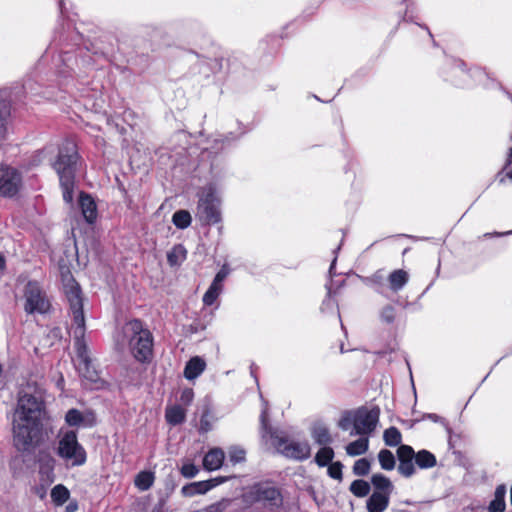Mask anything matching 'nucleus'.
I'll list each match as a JSON object with an SVG mask.
<instances>
[{"instance_id":"f257e3e1","label":"nucleus","mask_w":512,"mask_h":512,"mask_svg":"<svg viewBox=\"0 0 512 512\" xmlns=\"http://www.w3.org/2000/svg\"><path fill=\"white\" fill-rule=\"evenodd\" d=\"M46 419L43 391L28 383L19 391L12 417L13 444L18 451L31 452L43 442Z\"/></svg>"},{"instance_id":"f03ea898","label":"nucleus","mask_w":512,"mask_h":512,"mask_svg":"<svg viewBox=\"0 0 512 512\" xmlns=\"http://www.w3.org/2000/svg\"><path fill=\"white\" fill-rule=\"evenodd\" d=\"M61 281L63 293L69 304L72 319L70 333L74 339L76 353L79 359L78 370L91 389H101L104 387L105 381L93 366L87 345L84 341L86 327L81 288L67 268L61 269Z\"/></svg>"},{"instance_id":"7ed1b4c3","label":"nucleus","mask_w":512,"mask_h":512,"mask_svg":"<svg viewBox=\"0 0 512 512\" xmlns=\"http://www.w3.org/2000/svg\"><path fill=\"white\" fill-rule=\"evenodd\" d=\"M79 155L76 144L72 141H65L61 145L58 157L53 164L63 193V200L72 203L75 187V174L77 171Z\"/></svg>"},{"instance_id":"20e7f679","label":"nucleus","mask_w":512,"mask_h":512,"mask_svg":"<svg viewBox=\"0 0 512 512\" xmlns=\"http://www.w3.org/2000/svg\"><path fill=\"white\" fill-rule=\"evenodd\" d=\"M196 217L204 225L222 221V192L214 183L203 186L197 193Z\"/></svg>"},{"instance_id":"39448f33","label":"nucleus","mask_w":512,"mask_h":512,"mask_svg":"<svg viewBox=\"0 0 512 512\" xmlns=\"http://www.w3.org/2000/svg\"><path fill=\"white\" fill-rule=\"evenodd\" d=\"M123 335L128 340L130 352L137 361L146 362L151 359L153 337L140 320L127 322L123 327Z\"/></svg>"},{"instance_id":"423d86ee","label":"nucleus","mask_w":512,"mask_h":512,"mask_svg":"<svg viewBox=\"0 0 512 512\" xmlns=\"http://www.w3.org/2000/svg\"><path fill=\"white\" fill-rule=\"evenodd\" d=\"M57 454L71 466H82L87 459L86 451L78 442L75 431H67L60 437Z\"/></svg>"},{"instance_id":"0eeeda50","label":"nucleus","mask_w":512,"mask_h":512,"mask_svg":"<svg viewBox=\"0 0 512 512\" xmlns=\"http://www.w3.org/2000/svg\"><path fill=\"white\" fill-rule=\"evenodd\" d=\"M275 447L281 455L296 461H304L311 455V446L306 440L299 441L279 437L276 438Z\"/></svg>"},{"instance_id":"6e6552de","label":"nucleus","mask_w":512,"mask_h":512,"mask_svg":"<svg viewBox=\"0 0 512 512\" xmlns=\"http://www.w3.org/2000/svg\"><path fill=\"white\" fill-rule=\"evenodd\" d=\"M247 503L263 502L272 506H278L282 502L279 489L270 483H258L249 488L244 494Z\"/></svg>"},{"instance_id":"1a4fd4ad","label":"nucleus","mask_w":512,"mask_h":512,"mask_svg":"<svg viewBox=\"0 0 512 512\" xmlns=\"http://www.w3.org/2000/svg\"><path fill=\"white\" fill-rule=\"evenodd\" d=\"M24 310L28 314L46 313L50 308V302L42 291L40 285L35 281L27 283L24 290Z\"/></svg>"},{"instance_id":"9d476101","label":"nucleus","mask_w":512,"mask_h":512,"mask_svg":"<svg viewBox=\"0 0 512 512\" xmlns=\"http://www.w3.org/2000/svg\"><path fill=\"white\" fill-rule=\"evenodd\" d=\"M22 187L21 172L10 165H0V196L12 198L18 194Z\"/></svg>"},{"instance_id":"9b49d317","label":"nucleus","mask_w":512,"mask_h":512,"mask_svg":"<svg viewBox=\"0 0 512 512\" xmlns=\"http://www.w3.org/2000/svg\"><path fill=\"white\" fill-rule=\"evenodd\" d=\"M379 421L378 409L360 408L354 411V429L350 431V435L368 436L376 428Z\"/></svg>"},{"instance_id":"f8f14e48","label":"nucleus","mask_w":512,"mask_h":512,"mask_svg":"<svg viewBox=\"0 0 512 512\" xmlns=\"http://www.w3.org/2000/svg\"><path fill=\"white\" fill-rule=\"evenodd\" d=\"M65 421L69 426L90 428L96 425L97 419L93 410L80 411L72 408L66 412Z\"/></svg>"},{"instance_id":"ddd939ff","label":"nucleus","mask_w":512,"mask_h":512,"mask_svg":"<svg viewBox=\"0 0 512 512\" xmlns=\"http://www.w3.org/2000/svg\"><path fill=\"white\" fill-rule=\"evenodd\" d=\"M228 477H215L206 481H197L189 483L182 487L181 492L186 497L205 494L216 486L226 482Z\"/></svg>"},{"instance_id":"4468645a","label":"nucleus","mask_w":512,"mask_h":512,"mask_svg":"<svg viewBox=\"0 0 512 512\" xmlns=\"http://www.w3.org/2000/svg\"><path fill=\"white\" fill-rule=\"evenodd\" d=\"M78 206L85 221L89 224H93L98 216L97 204L93 197L90 194L81 192L78 198Z\"/></svg>"},{"instance_id":"2eb2a0df","label":"nucleus","mask_w":512,"mask_h":512,"mask_svg":"<svg viewBox=\"0 0 512 512\" xmlns=\"http://www.w3.org/2000/svg\"><path fill=\"white\" fill-rule=\"evenodd\" d=\"M225 459L224 451L221 448L210 449L203 458V467L208 471L218 470Z\"/></svg>"},{"instance_id":"dca6fc26","label":"nucleus","mask_w":512,"mask_h":512,"mask_svg":"<svg viewBox=\"0 0 512 512\" xmlns=\"http://www.w3.org/2000/svg\"><path fill=\"white\" fill-rule=\"evenodd\" d=\"M205 368V360L200 356H194L185 365L184 377L187 380H194L204 372Z\"/></svg>"},{"instance_id":"f3484780","label":"nucleus","mask_w":512,"mask_h":512,"mask_svg":"<svg viewBox=\"0 0 512 512\" xmlns=\"http://www.w3.org/2000/svg\"><path fill=\"white\" fill-rule=\"evenodd\" d=\"M311 437L314 442L321 446H327L332 443V437L328 427L323 423H315L311 427Z\"/></svg>"},{"instance_id":"a211bd4d","label":"nucleus","mask_w":512,"mask_h":512,"mask_svg":"<svg viewBox=\"0 0 512 512\" xmlns=\"http://www.w3.org/2000/svg\"><path fill=\"white\" fill-rule=\"evenodd\" d=\"M388 493L374 492L367 501L368 512H383L389 504Z\"/></svg>"},{"instance_id":"6ab92c4d","label":"nucleus","mask_w":512,"mask_h":512,"mask_svg":"<svg viewBox=\"0 0 512 512\" xmlns=\"http://www.w3.org/2000/svg\"><path fill=\"white\" fill-rule=\"evenodd\" d=\"M408 279L409 276L406 271L402 269L393 271L388 277L391 290L394 292L401 290L407 284Z\"/></svg>"},{"instance_id":"aec40b11","label":"nucleus","mask_w":512,"mask_h":512,"mask_svg":"<svg viewBox=\"0 0 512 512\" xmlns=\"http://www.w3.org/2000/svg\"><path fill=\"white\" fill-rule=\"evenodd\" d=\"M505 494L506 489L504 486H498L495 490L494 499L488 506L489 512H504L505 510Z\"/></svg>"},{"instance_id":"412c9836","label":"nucleus","mask_w":512,"mask_h":512,"mask_svg":"<svg viewBox=\"0 0 512 512\" xmlns=\"http://www.w3.org/2000/svg\"><path fill=\"white\" fill-rule=\"evenodd\" d=\"M369 448L368 437L363 436L346 446V453L349 456H358L367 452Z\"/></svg>"},{"instance_id":"4be33fe9","label":"nucleus","mask_w":512,"mask_h":512,"mask_svg":"<svg viewBox=\"0 0 512 512\" xmlns=\"http://www.w3.org/2000/svg\"><path fill=\"white\" fill-rule=\"evenodd\" d=\"M185 416V410L178 405L166 409L165 418L171 425L181 424L185 420Z\"/></svg>"},{"instance_id":"5701e85b","label":"nucleus","mask_w":512,"mask_h":512,"mask_svg":"<svg viewBox=\"0 0 512 512\" xmlns=\"http://www.w3.org/2000/svg\"><path fill=\"white\" fill-rule=\"evenodd\" d=\"M415 462L421 469L432 468L436 465V457L427 450H421L415 454Z\"/></svg>"},{"instance_id":"b1692460","label":"nucleus","mask_w":512,"mask_h":512,"mask_svg":"<svg viewBox=\"0 0 512 512\" xmlns=\"http://www.w3.org/2000/svg\"><path fill=\"white\" fill-rule=\"evenodd\" d=\"M187 251L181 244L175 245L167 254L168 263L171 266L180 265L186 259Z\"/></svg>"},{"instance_id":"393cba45","label":"nucleus","mask_w":512,"mask_h":512,"mask_svg":"<svg viewBox=\"0 0 512 512\" xmlns=\"http://www.w3.org/2000/svg\"><path fill=\"white\" fill-rule=\"evenodd\" d=\"M192 217L189 211L181 209L176 211L172 216V223L178 229H186L191 225Z\"/></svg>"},{"instance_id":"a878e982","label":"nucleus","mask_w":512,"mask_h":512,"mask_svg":"<svg viewBox=\"0 0 512 512\" xmlns=\"http://www.w3.org/2000/svg\"><path fill=\"white\" fill-rule=\"evenodd\" d=\"M334 458V450L327 446H322L315 455V462L319 467H325Z\"/></svg>"},{"instance_id":"bb28decb","label":"nucleus","mask_w":512,"mask_h":512,"mask_svg":"<svg viewBox=\"0 0 512 512\" xmlns=\"http://www.w3.org/2000/svg\"><path fill=\"white\" fill-rule=\"evenodd\" d=\"M70 497L69 490L62 484H58L51 490V498L55 505H63Z\"/></svg>"},{"instance_id":"cd10ccee","label":"nucleus","mask_w":512,"mask_h":512,"mask_svg":"<svg viewBox=\"0 0 512 512\" xmlns=\"http://www.w3.org/2000/svg\"><path fill=\"white\" fill-rule=\"evenodd\" d=\"M10 117V105L8 102L0 101V140H2L7 133V125Z\"/></svg>"},{"instance_id":"c85d7f7f","label":"nucleus","mask_w":512,"mask_h":512,"mask_svg":"<svg viewBox=\"0 0 512 512\" xmlns=\"http://www.w3.org/2000/svg\"><path fill=\"white\" fill-rule=\"evenodd\" d=\"M372 484L378 490V493H388V495H390L393 488L391 481L382 474L373 475Z\"/></svg>"},{"instance_id":"c756f323","label":"nucleus","mask_w":512,"mask_h":512,"mask_svg":"<svg viewBox=\"0 0 512 512\" xmlns=\"http://www.w3.org/2000/svg\"><path fill=\"white\" fill-rule=\"evenodd\" d=\"M154 482V474L149 471L140 472L135 478V485L138 489L148 490Z\"/></svg>"},{"instance_id":"7c9ffc66","label":"nucleus","mask_w":512,"mask_h":512,"mask_svg":"<svg viewBox=\"0 0 512 512\" xmlns=\"http://www.w3.org/2000/svg\"><path fill=\"white\" fill-rule=\"evenodd\" d=\"M383 439L387 446L394 447L401 443L402 436L396 427H390L384 431Z\"/></svg>"},{"instance_id":"2f4dec72","label":"nucleus","mask_w":512,"mask_h":512,"mask_svg":"<svg viewBox=\"0 0 512 512\" xmlns=\"http://www.w3.org/2000/svg\"><path fill=\"white\" fill-rule=\"evenodd\" d=\"M223 286H218L216 284L211 283L208 290L205 292L203 296V303L206 306H211L215 303L217 298L220 296L222 292Z\"/></svg>"},{"instance_id":"473e14b6","label":"nucleus","mask_w":512,"mask_h":512,"mask_svg":"<svg viewBox=\"0 0 512 512\" xmlns=\"http://www.w3.org/2000/svg\"><path fill=\"white\" fill-rule=\"evenodd\" d=\"M379 463L384 470H392L395 467V457L387 449H383L378 454Z\"/></svg>"},{"instance_id":"72a5a7b5","label":"nucleus","mask_w":512,"mask_h":512,"mask_svg":"<svg viewBox=\"0 0 512 512\" xmlns=\"http://www.w3.org/2000/svg\"><path fill=\"white\" fill-rule=\"evenodd\" d=\"M350 491L357 497H365L370 492V485L364 480H354L350 485Z\"/></svg>"},{"instance_id":"f704fd0d","label":"nucleus","mask_w":512,"mask_h":512,"mask_svg":"<svg viewBox=\"0 0 512 512\" xmlns=\"http://www.w3.org/2000/svg\"><path fill=\"white\" fill-rule=\"evenodd\" d=\"M379 319L384 324H392L396 319V309L392 305H385L379 311Z\"/></svg>"},{"instance_id":"c9c22d12","label":"nucleus","mask_w":512,"mask_h":512,"mask_svg":"<svg viewBox=\"0 0 512 512\" xmlns=\"http://www.w3.org/2000/svg\"><path fill=\"white\" fill-rule=\"evenodd\" d=\"M246 452L243 448L238 446H232L228 450V457L230 462L238 464L245 461Z\"/></svg>"},{"instance_id":"e433bc0d","label":"nucleus","mask_w":512,"mask_h":512,"mask_svg":"<svg viewBox=\"0 0 512 512\" xmlns=\"http://www.w3.org/2000/svg\"><path fill=\"white\" fill-rule=\"evenodd\" d=\"M385 281V276L381 270L374 273L371 277L365 279L367 285L372 286L377 292H380V287Z\"/></svg>"},{"instance_id":"4c0bfd02","label":"nucleus","mask_w":512,"mask_h":512,"mask_svg":"<svg viewBox=\"0 0 512 512\" xmlns=\"http://www.w3.org/2000/svg\"><path fill=\"white\" fill-rule=\"evenodd\" d=\"M370 471V462L366 458L358 459L353 466V473L358 476H365Z\"/></svg>"},{"instance_id":"58836bf2","label":"nucleus","mask_w":512,"mask_h":512,"mask_svg":"<svg viewBox=\"0 0 512 512\" xmlns=\"http://www.w3.org/2000/svg\"><path fill=\"white\" fill-rule=\"evenodd\" d=\"M397 456H398L399 462L410 461V460L415 459V452L411 446L400 445L397 450Z\"/></svg>"},{"instance_id":"ea45409f","label":"nucleus","mask_w":512,"mask_h":512,"mask_svg":"<svg viewBox=\"0 0 512 512\" xmlns=\"http://www.w3.org/2000/svg\"><path fill=\"white\" fill-rule=\"evenodd\" d=\"M213 427V417L209 411H205L200 419L199 423V432L207 433L212 430Z\"/></svg>"},{"instance_id":"a19ab883","label":"nucleus","mask_w":512,"mask_h":512,"mask_svg":"<svg viewBox=\"0 0 512 512\" xmlns=\"http://www.w3.org/2000/svg\"><path fill=\"white\" fill-rule=\"evenodd\" d=\"M398 471L404 477H411L415 473L413 460L399 462Z\"/></svg>"},{"instance_id":"79ce46f5","label":"nucleus","mask_w":512,"mask_h":512,"mask_svg":"<svg viewBox=\"0 0 512 512\" xmlns=\"http://www.w3.org/2000/svg\"><path fill=\"white\" fill-rule=\"evenodd\" d=\"M338 426L344 431H351L354 429V412L345 414L339 421Z\"/></svg>"},{"instance_id":"37998d69","label":"nucleus","mask_w":512,"mask_h":512,"mask_svg":"<svg viewBox=\"0 0 512 512\" xmlns=\"http://www.w3.org/2000/svg\"><path fill=\"white\" fill-rule=\"evenodd\" d=\"M342 468H343V465L341 464V462H334L328 466L327 473L331 478L341 481L342 480Z\"/></svg>"},{"instance_id":"c03bdc74","label":"nucleus","mask_w":512,"mask_h":512,"mask_svg":"<svg viewBox=\"0 0 512 512\" xmlns=\"http://www.w3.org/2000/svg\"><path fill=\"white\" fill-rule=\"evenodd\" d=\"M198 472V467L190 462L183 464L181 468V474L186 478H193L198 474Z\"/></svg>"},{"instance_id":"a18cd8bd","label":"nucleus","mask_w":512,"mask_h":512,"mask_svg":"<svg viewBox=\"0 0 512 512\" xmlns=\"http://www.w3.org/2000/svg\"><path fill=\"white\" fill-rule=\"evenodd\" d=\"M229 272V268L226 265H224L215 275L212 283L218 286H222V282L227 278Z\"/></svg>"},{"instance_id":"49530a36","label":"nucleus","mask_w":512,"mask_h":512,"mask_svg":"<svg viewBox=\"0 0 512 512\" xmlns=\"http://www.w3.org/2000/svg\"><path fill=\"white\" fill-rule=\"evenodd\" d=\"M496 179L499 181L500 184H504L506 180H509L512 183V170L508 171L507 173H504V171H500Z\"/></svg>"},{"instance_id":"de8ad7c7","label":"nucleus","mask_w":512,"mask_h":512,"mask_svg":"<svg viewBox=\"0 0 512 512\" xmlns=\"http://www.w3.org/2000/svg\"><path fill=\"white\" fill-rule=\"evenodd\" d=\"M193 399V391L192 389H185L181 394V400L185 404H189Z\"/></svg>"},{"instance_id":"09e8293b","label":"nucleus","mask_w":512,"mask_h":512,"mask_svg":"<svg viewBox=\"0 0 512 512\" xmlns=\"http://www.w3.org/2000/svg\"><path fill=\"white\" fill-rule=\"evenodd\" d=\"M260 421L263 429H267L268 427V414L267 408L264 407L260 416Z\"/></svg>"},{"instance_id":"8fccbe9b","label":"nucleus","mask_w":512,"mask_h":512,"mask_svg":"<svg viewBox=\"0 0 512 512\" xmlns=\"http://www.w3.org/2000/svg\"><path fill=\"white\" fill-rule=\"evenodd\" d=\"M452 65H453V70H454V73L456 72H464V63L460 60H453L452 61Z\"/></svg>"},{"instance_id":"3c124183","label":"nucleus","mask_w":512,"mask_h":512,"mask_svg":"<svg viewBox=\"0 0 512 512\" xmlns=\"http://www.w3.org/2000/svg\"><path fill=\"white\" fill-rule=\"evenodd\" d=\"M424 419H429L433 422H443V419L439 415L434 413L424 415Z\"/></svg>"},{"instance_id":"603ef678","label":"nucleus","mask_w":512,"mask_h":512,"mask_svg":"<svg viewBox=\"0 0 512 512\" xmlns=\"http://www.w3.org/2000/svg\"><path fill=\"white\" fill-rule=\"evenodd\" d=\"M78 509V504L77 502L75 501H72L70 502L67 506H66V512H76Z\"/></svg>"},{"instance_id":"864d4df0","label":"nucleus","mask_w":512,"mask_h":512,"mask_svg":"<svg viewBox=\"0 0 512 512\" xmlns=\"http://www.w3.org/2000/svg\"><path fill=\"white\" fill-rule=\"evenodd\" d=\"M510 234H512V230L511 231H507V232H503V233H500V232L486 233L484 236L485 237H492V236L500 237V236H505V235H510Z\"/></svg>"},{"instance_id":"5fc2aeb1","label":"nucleus","mask_w":512,"mask_h":512,"mask_svg":"<svg viewBox=\"0 0 512 512\" xmlns=\"http://www.w3.org/2000/svg\"><path fill=\"white\" fill-rule=\"evenodd\" d=\"M72 60V56L69 54V53H65L64 54V57L62 59L63 63L68 67V68H71V65H70V62Z\"/></svg>"},{"instance_id":"6e6d98bb","label":"nucleus","mask_w":512,"mask_h":512,"mask_svg":"<svg viewBox=\"0 0 512 512\" xmlns=\"http://www.w3.org/2000/svg\"><path fill=\"white\" fill-rule=\"evenodd\" d=\"M52 470H53V465H51L48 470L46 471V477H47V481L48 482H53L54 478H53V474H52Z\"/></svg>"},{"instance_id":"4d7b16f0","label":"nucleus","mask_w":512,"mask_h":512,"mask_svg":"<svg viewBox=\"0 0 512 512\" xmlns=\"http://www.w3.org/2000/svg\"><path fill=\"white\" fill-rule=\"evenodd\" d=\"M220 506H221V504H220V503L215 504V505H212V506L210 507V512H220Z\"/></svg>"},{"instance_id":"13d9d810","label":"nucleus","mask_w":512,"mask_h":512,"mask_svg":"<svg viewBox=\"0 0 512 512\" xmlns=\"http://www.w3.org/2000/svg\"><path fill=\"white\" fill-rule=\"evenodd\" d=\"M5 266V259L3 256L0 255V270L3 269Z\"/></svg>"},{"instance_id":"bf43d9fd","label":"nucleus","mask_w":512,"mask_h":512,"mask_svg":"<svg viewBox=\"0 0 512 512\" xmlns=\"http://www.w3.org/2000/svg\"><path fill=\"white\" fill-rule=\"evenodd\" d=\"M152 512H163V510L161 506H156L153 508Z\"/></svg>"},{"instance_id":"052dcab7","label":"nucleus","mask_w":512,"mask_h":512,"mask_svg":"<svg viewBox=\"0 0 512 512\" xmlns=\"http://www.w3.org/2000/svg\"><path fill=\"white\" fill-rule=\"evenodd\" d=\"M336 258L333 260L331 266H330V273L332 272L334 266H335Z\"/></svg>"},{"instance_id":"680f3d73","label":"nucleus","mask_w":512,"mask_h":512,"mask_svg":"<svg viewBox=\"0 0 512 512\" xmlns=\"http://www.w3.org/2000/svg\"><path fill=\"white\" fill-rule=\"evenodd\" d=\"M510 502H511V505H512V486H511V490H510Z\"/></svg>"}]
</instances>
